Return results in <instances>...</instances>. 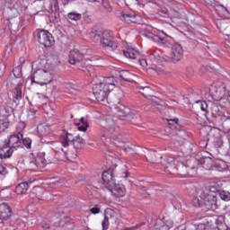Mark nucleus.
I'll return each instance as SVG.
<instances>
[{"label":"nucleus","instance_id":"obj_6","mask_svg":"<svg viewBox=\"0 0 230 230\" xmlns=\"http://www.w3.org/2000/svg\"><path fill=\"white\" fill-rule=\"evenodd\" d=\"M202 170H213V160L211 158H202L198 163L197 168L192 167L188 173L190 177H194L197 172H200Z\"/></svg>","mask_w":230,"mask_h":230},{"label":"nucleus","instance_id":"obj_5","mask_svg":"<svg viewBox=\"0 0 230 230\" xmlns=\"http://www.w3.org/2000/svg\"><path fill=\"white\" fill-rule=\"evenodd\" d=\"M31 81L42 87L53 82V74L49 70L39 68L31 75Z\"/></svg>","mask_w":230,"mask_h":230},{"label":"nucleus","instance_id":"obj_49","mask_svg":"<svg viewBox=\"0 0 230 230\" xmlns=\"http://www.w3.org/2000/svg\"><path fill=\"white\" fill-rule=\"evenodd\" d=\"M17 130L20 132H22V130H24V128H26V124L22 121H20L16 127Z\"/></svg>","mask_w":230,"mask_h":230},{"label":"nucleus","instance_id":"obj_36","mask_svg":"<svg viewBox=\"0 0 230 230\" xmlns=\"http://www.w3.org/2000/svg\"><path fill=\"white\" fill-rule=\"evenodd\" d=\"M67 17L70 21H80L82 19V14L76 12H72L67 13Z\"/></svg>","mask_w":230,"mask_h":230},{"label":"nucleus","instance_id":"obj_59","mask_svg":"<svg viewBox=\"0 0 230 230\" xmlns=\"http://www.w3.org/2000/svg\"><path fill=\"white\" fill-rule=\"evenodd\" d=\"M227 136H228V142H229V145H230V128L227 130Z\"/></svg>","mask_w":230,"mask_h":230},{"label":"nucleus","instance_id":"obj_3","mask_svg":"<svg viewBox=\"0 0 230 230\" xmlns=\"http://www.w3.org/2000/svg\"><path fill=\"white\" fill-rule=\"evenodd\" d=\"M88 37L93 40V42H101L102 48H110L112 51L118 48V44L112 40V31L111 30L91 31Z\"/></svg>","mask_w":230,"mask_h":230},{"label":"nucleus","instance_id":"obj_39","mask_svg":"<svg viewBox=\"0 0 230 230\" xmlns=\"http://www.w3.org/2000/svg\"><path fill=\"white\" fill-rule=\"evenodd\" d=\"M159 155L155 151L151 152L147 156H146V161L149 163H159V161L155 160L154 157H157Z\"/></svg>","mask_w":230,"mask_h":230},{"label":"nucleus","instance_id":"obj_37","mask_svg":"<svg viewBox=\"0 0 230 230\" xmlns=\"http://www.w3.org/2000/svg\"><path fill=\"white\" fill-rule=\"evenodd\" d=\"M66 92L70 94H76V91H78V86L76 84H67L66 85Z\"/></svg>","mask_w":230,"mask_h":230},{"label":"nucleus","instance_id":"obj_44","mask_svg":"<svg viewBox=\"0 0 230 230\" xmlns=\"http://www.w3.org/2000/svg\"><path fill=\"white\" fill-rule=\"evenodd\" d=\"M8 127H10V122H8V120H0V132H4Z\"/></svg>","mask_w":230,"mask_h":230},{"label":"nucleus","instance_id":"obj_29","mask_svg":"<svg viewBox=\"0 0 230 230\" xmlns=\"http://www.w3.org/2000/svg\"><path fill=\"white\" fill-rule=\"evenodd\" d=\"M136 53H137V50L134 47H129L127 50H124V56L127 58H136Z\"/></svg>","mask_w":230,"mask_h":230},{"label":"nucleus","instance_id":"obj_16","mask_svg":"<svg viewBox=\"0 0 230 230\" xmlns=\"http://www.w3.org/2000/svg\"><path fill=\"white\" fill-rule=\"evenodd\" d=\"M12 217V208L8 203L0 204V220H8Z\"/></svg>","mask_w":230,"mask_h":230},{"label":"nucleus","instance_id":"obj_62","mask_svg":"<svg viewBox=\"0 0 230 230\" xmlns=\"http://www.w3.org/2000/svg\"><path fill=\"white\" fill-rule=\"evenodd\" d=\"M173 121L176 125L179 124V119H175Z\"/></svg>","mask_w":230,"mask_h":230},{"label":"nucleus","instance_id":"obj_64","mask_svg":"<svg viewBox=\"0 0 230 230\" xmlns=\"http://www.w3.org/2000/svg\"><path fill=\"white\" fill-rule=\"evenodd\" d=\"M228 154H229V155H230V146H229V149H228Z\"/></svg>","mask_w":230,"mask_h":230},{"label":"nucleus","instance_id":"obj_10","mask_svg":"<svg viewBox=\"0 0 230 230\" xmlns=\"http://www.w3.org/2000/svg\"><path fill=\"white\" fill-rule=\"evenodd\" d=\"M12 150H17L21 145H22V133L18 132V134L12 135L8 143H5Z\"/></svg>","mask_w":230,"mask_h":230},{"label":"nucleus","instance_id":"obj_28","mask_svg":"<svg viewBox=\"0 0 230 230\" xmlns=\"http://www.w3.org/2000/svg\"><path fill=\"white\" fill-rule=\"evenodd\" d=\"M84 143H85L84 138H82L80 136H77L74 137V140L72 141V146H74V148H82V146H84Z\"/></svg>","mask_w":230,"mask_h":230},{"label":"nucleus","instance_id":"obj_11","mask_svg":"<svg viewBox=\"0 0 230 230\" xmlns=\"http://www.w3.org/2000/svg\"><path fill=\"white\" fill-rule=\"evenodd\" d=\"M116 181H114V173L112 170L104 171L102 172V184L105 188L111 189L114 187Z\"/></svg>","mask_w":230,"mask_h":230},{"label":"nucleus","instance_id":"obj_32","mask_svg":"<svg viewBox=\"0 0 230 230\" xmlns=\"http://www.w3.org/2000/svg\"><path fill=\"white\" fill-rule=\"evenodd\" d=\"M23 222L27 224V226H35V224L38 222L37 216L30 213L27 220Z\"/></svg>","mask_w":230,"mask_h":230},{"label":"nucleus","instance_id":"obj_52","mask_svg":"<svg viewBox=\"0 0 230 230\" xmlns=\"http://www.w3.org/2000/svg\"><path fill=\"white\" fill-rule=\"evenodd\" d=\"M90 213H92V215H98V213H100V204L96 205L95 207L92 208L90 209Z\"/></svg>","mask_w":230,"mask_h":230},{"label":"nucleus","instance_id":"obj_47","mask_svg":"<svg viewBox=\"0 0 230 230\" xmlns=\"http://www.w3.org/2000/svg\"><path fill=\"white\" fill-rule=\"evenodd\" d=\"M102 6L107 12H109V13L112 12V6H111V4H109V0H102Z\"/></svg>","mask_w":230,"mask_h":230},{"label":"nucleus","instance_id":"obj_17","mask_svg":"<svg viewBox=\"0 0 230 230\" xmlns=\"http://www.w3.org/2000/svg\"><path fill=\"white\" fill-rule=\"evenodd\" d=\"M83 58L84 55L80 53L78 49L71 50L69 53L68 60L69 64H71L72 66H75V64H78V62H80V60H82Z\"/></svg>","mask_w":230,"mask_h":230},{"label":"nucleus","instance_id":"obj_60","mask_svg":"<svg viewBox=\"0 0 230 230\" xmlns=\"http://www.w3.org/2000/svg\"><path fill=\"white\" fill-rule=\"evenodd\" d=\"M124 174H125V179H128V171H126L125 172H124Z\"/></svg>","mask_w":230,"mask_h":230},{"label":"nucleus","instance_id":"obj_40","mask_svg":"<svg viewBox=\"0 0 230 230\" xmlns=\"http://www.w3.org/2000/svg\"><path fill=\"white\" fill-rule=\"evenodd\" d=\"M216 12H217V13L221 16L226 15L228 13L227 8H226L224 5H217Z\"/></svg>","mask_w":230,"mask_h":230},{"label":"nucleus","instance_id":"obj_42","mask_svg":"<svg viewBox=\"0 0 230 230\" xmlns=\"http://www.w3.org/2000/svg\"><path fill=\"white\" fill-rule=\"evenodd\" d=\"M148 69H150V67ZM151 69H154V71H155L157 75H164L165 68L163 65H157L155 67H151Z\"/></svg>","mask_w":230,"mask_h":230},{"label":"nucleus","instance_id":"obj_51","mask_svg":"<svg viewBox=\"0 0 230 230\" xmlns=\"http://www.w3.org/2000/svg\"><path fill=\"white\" fill-rule=\"evenodd\" d=\"M22 143H23L24 146H26V148H31V139H30L28 137L23 138Z\"/></svg>","mask_w":230,"mask_h":230},{"label":"nucleus","instance_id":"obj_4","mask_svg":"<svg viewBox=\"0 0 230 230\" xmlns=\"http://www.w3.org/2000/svg\"><path fill=\"white\" fill-rule=\"evenodd\" d=\"M73 141H75V137L71 133H63L60 137V142H54L52 144V148L57 153L61 152L67 158V154H69V147L73 146Z\"/></svg>","mask_w":230,"mask_h":230},{"label":"nucleus","instance_id":"obj_8","mask_svg":"<svg viewBox=\"0 0 230 230\" xmlns=\"http://www.w3.org/2000/svg\"><path fill=\"white\" fill-rule=\"evenodd\" d=\"M38 39L40 44H43L45 48H51V46L55 44V39L48 30H40L38 32Z\"/></svg>","mask_w":230,"mask_h":230},{"label":"nucleus","instance_id":"obj_48","mask_svg":"<svg viewBox=\"0 0 230 230\" xmlns=\"http://www.w3.org/2000/svg\"><path fill=\"white\" fill-rule=\"evenodd\" d=\"M30 198L32 199L34 202H37L38 200H42V196H37V193L35 191L31 192Z\"/></svg>","mask_w":230,"mask_h":230},{"label":"nucleus","instance_id":"obj_27","mask_svg":"<svg viewBox=\"0 0 230 230\" xmlns=\"http://www.w3.org/2000/svg\"><path fill=\"white\" fill-rule=\"evenodd\" d=\"M42 229H51V227H55V223L49 218H44L40 224Z\"/></svg>","mask_w":230,"mask_h":230},{"label":"nucleus","instance_id":"obj_57","mask_svg":"<svg viewBox=\"0 0 230 230\" xmlns=\"http://www.w3.org/2000/svg\"><path fill=\"white\" fill-rule=\"evenodd\" d=\"M94 71H95L94 66H90L88 69V73H90V75H93V73H94Z\"/></svg>","mask_w":230,"mask_h":230},{"label":"nucleus","instance_id":"obj_43","mask_svg":"<svg viewBox=\"0 0 230 230\" xmlns=\"http://www.w3.org/2000/svg\"><path fill=\"white\" fill-rule=\"evenodd\" d=\"M224 108L222 107H218V106H214L213 107V114H215V116H222V114H224Z\"/></svg>","mask_w":230,"mask_h":230},{"label":"nucleus","instance_id":"obj_24","mask_svg":"<svg viewBox=\"0 0 230 230\" xmlns=\"http://www.w3.org/2000/svg\"><path fill=\"white\" fill-rule=\"evenodd\" d=\"M228 165L227 163L224 160H217L213 164L212 170H217V172H226L227 170Z\"/></svg>","mask_w":230,"mask_h":230},{"label":"nucleus","instance_id":"obj_1","mask_svg":"<svg viewBox=\"0 0 230 230\" xmlns=\"http://www.w3.org/2000/svg\"><path fill=\"white\" fill-rule=\"evenodd\" d=\"M220 190V187L218 185H212L210 186L209 190H201L199 192V197L194 198L192 199V203L194 206H202L204 204L207 209L215 210L217 208V196L213 193H217V191Z\"/></svg>","mask_w":230,"mask_h":230},{"label":"nucleus","instance_id":"obj_30","mask_svg":"<svg viewBox=\"0 0 230 230\" xmlns=\"http://www.w3.org/2000/svg\"><path fill=\"white\" fill-rule=\"evenodd\" d=\"M12 114V107L10 106H0V116L6 118Z\"/></svg>","mask_w":230,"mask_h":230},{"label":"nucleus","instance_id":"obj_61","mask_svg":"<svg viewBox=\"0 0 230 230\" xmlns=\"http://www.w3.org/2000/svg\"><path fill=\"white\" fill-rule=\"evenodd\" d=\"M58 17H59L58 13H55V19H58Z\"/></svg>","mask_w":230,"mask_h":230},{"label":"nucleus","instance_id":"obj_38","mask_svg":"<svg viewBox=\"0 0 230 230\" xmlns=\"http://www.w3.org/2000/svg\"><path fill=\"white\" fill-rule=\"evenodd\" d=\"M219 197L221 200H225V202H229L230 200V192L227 190H221L219 192Z\"/></svg>","mask_w":230,"mask_h":230},{"label":"nucleus","instance_id":"obj_33","mask_svg":"<svg viewBox=\"0 0 230 230\" xmlns=\"http://www.w3.org/2000/svg\"><path fill=\"white\" fill-rule=\"evenodd\" d=\"M119 76L122 78V80H125L126 82H130L132 78V74L127 70H122L119 72Z\"/></svg>","mask_w":230,"mask_h":230},{"label":"nucleus","instance_id":"obj_21","mask_svg":"<svg viewBox=\"0 0 230 230\" xmlns=\"http://www.w3.org/2000/svg\"><path fill=\"white\" fill-rule=\"evenodd\" d=\"M168 164L165 166V172H168L169 173H175L179 170V167L177 166V164L179 161L173 159V158H169L167 159Z\"/></svg>","mask_w":230,"mask_h":230},{"label":"nucleus","instance_id":"obj_58","mask_svg":"<svg viewBox=\"0 0 230 230\" xmlns=\"http://www.w3.org/2000/svg\"><path fill=\"white\" fill-rule=\"evenodd\" d=\"M37 96H38V98H39L40 100H42V99L46 98V95H44V94H42V93H37Z\"/></svg>","mask_w":230,"mask_h":230},{"label":"nucleus","instance_id":"obj_46","mask_svg":"<svg viewBox=\"0 0 230 230\" xmlns=\"http://www.w3.org/2000/svg\"><path fill=\"white\" fill-rule=\"evenodd\" d=\"M108 126H105V128L111 132V134H114V130H116V126L114 125V120H110Z\"/></svg>","mask_w":230,"mask_h":230},{"label":"nucleus","instance_id":"obj_18","mask_svg":"<svg viewBox=\"0 0 230 230\" xmlns=\"http://www.w3.org/2000/svg\"><path fill=\"white\" fill-rule=\"evenodd\" d=\"M13 154L12 149L6 143L0 146V159H10Z\"/></svg>","mask_w":230,"mask_h":230},{"label":"nucleus","instance_id":"obj_55","mask_svg":"<svg viewBox=\"0 0 230 230\" xmlns=\"http://www.w3.org/2000/svg\"><path fill=\"white\" fill-rule=\"evenodd\" d=\"M3 230H21V229H18L17 226H8L5 228H4Z\"/></svg>","mask_w":230,"mask_h":230},{"label":"nucleus","instance_id":"obj_20","mask_svg":"<svg viewBox=\"0 0 230 230\" xmlns=\"http://www.w3.org/2000/svg\"><path fill=\"white\" fill-rule=\"evenodd\" d=\"M75 126L77 127L80 132H86L87 128H89V122H87L85 118L82 117L75 120Z\"/></svg>","mask_w":230,"mask_h":230},{"label":"nucleus","instance_id":"obj_34","mask_svg":"<svg viewBox=\"0 0 230 230\" xmlns=\"http://www.w3.org/2000/svg\"><path fill=\"white\" fill-rule=\"evenodd\" d=\"M121 20L126 22L127 24H130V22H136V16L131 14H122Z\"/></svg>","mask_w":230,"mask_h":230},{"label":"nucleus","instance_id":"obj_19","mask_svg":"<svg viewBox=\"0 0 230 230\" xmlns=\"http://www.w3.org/2000/svg\"><path fill=\"white\" fill-rule=\"evenodd\" d=\"M150 60H154V61L159 60L160 62H168V60H170V58L164 55V52H162L161 50H156L150 55Z\"/></svg>","mask_w":230,"mask_h":230},{"label":"nucleus","instance_id":"obj_35","mask_svg":"<svg viewBox=\"0 0 230 230\" xmlns=\"http://www.w3.org/2000/svg\"><path fill=\"white\" fill-rule=\"evenodd\" d=\"M15 98L21 100L22 98V83H19L15 87Z\"/></svg>","mask_w":230,"mask_h":230},{"label":"nucleus","instance_id":"obj_25","mask_svg":"<svg viewBox=\"0 0 230 230\" xmlns=\"http://www.w3.org/2000/svg\"><path fill=\"white\" fill-rule=\"evenodd\" d=\"M104 217L113 220V222H116V220L118 219V210L107 208L104 211Z\"/></svg>","mask_w":230,"mask_h":230},{"label":"nucleus","instance_id":"obj_7","mask_svg":"<svg viewBox=\"0 0 230 230\" xmlns=\"http://www.w3.org/2000/svg\"><path fill=\"white\" fill-rule=\"evenodd\" d=\"M210 96L214 102H220L226 96V84H215L210 88Z\"/></svg>","mask_w":230,"mask_h":230},{"label":"nucleus","instance_id":"obj_23","mask_svg":"<svg viewBox=\"0 0 230 230\" xmlns=\"http://www.w3.org/2000/svg\"><path fill=\"white\" fill-rule=\"evenodd\" d=\"M30 184H31V181H23L18 184L15 188V193H17V195H24V193L28 191V188H30Z\"/></svg>","mask_w":230,"mask_h":230},{"label":"nucleus","instance_id":"obj_63","mask_svg":"<svg viewBox=\"0 0 230 230\" xmlns=\"http://www.w3.org/2000/svg\"><path fill=\"white\" fill-rule=\"evenodd\" d=\"M184 168V164H180V165H179V168Z\"/></svg>","mask_w":230,"mask_h":230},{"label":"nucleus","instance_id":"obj_2","mask_svg":"<svg viewBox=\"0 0 230 230\" xmlns=\"http://www.w3.org/2000/svg\"><path fill=\"white\" fill-rule=\"evenodd\" d=\"M116 84H118L116 77L111 76L104 78L100 84H93V93L97 102H105L109 93L114 91Z\"/></svg>","mask_w":230,"mask_h":230},{"label":"nucleus","instance_id":"obj_54","mask_svg":"<svg viewBox=\"0 0 230 230\" xmlns=\"http://www.w3.org/2000/svg\"><path fill=\"white\" fill-rule=\"evenodd\" d=\"M139 62L142 67H148V62L146 61V59H140Z\"/></svg>","mask_w":230,"mask_h":230},{"label":"nucleus","instance_id":"obj_13","mask_svg":"<svg viewBox=\"0 0 230 230\" xmlns=\"http://www.w3.org/2000/svg\"><path fill=\"white\" fill-rule=\"evenodd\" d=\"M109 190H111L113 197H116L117 199H121V197H125V194L127 193V189H125V185L123 184L114 183L113 187H110Z\"/></svg>","mask_w":230,"mask_h":230},{"label":"nucleus","instance_id":"obj_45","mask_svg":"<svg viewBox=\"0 0 230 230\" xmlns=\"http://www.w3.org/2000/svg\"><path fill=\"white\" fill-rule=\"evenodd\" d=\"M196 103L199 105V108L201 111H203V112H206V111H208V102H206V101H197Z\"/></svg>","mask_w":230,"mask_h":230},{"label":"nucleus","instance_id":"obj_9","mask_svg":"<svg viewBox=\"0 0 230 230\" xmlns=\"http://www.w3.org/2000/svg\"><path fill=\"white\" fill-rule=\"evenodd\" d=\"M44 166H46V158H44L43 154H39L29 163L28 169L31 172H37L40 168H44Z\"/></svg>","mask_w":230,"mask_h":230},{"label":"nucleus","instance_id":"obj_15","mask_svg":"<svg viewBox=\"0 0 230 230\" xmlns=\"http://www.w3.org/2000/svg\"><path fill=\"white\" fill-rule=\"evenodd\" d=\"M184 51L182 50V47L179 43H174L172 47L171 58L172 60H180L182 58Z\"/></svg>","mask_w":230,"mask_h":230},{"label":"nucleus","instance_id":"obj_22","mask_svg":"<svg viewBox=\"0 0 230 230\" xmlns=\"http://www.w3.org/2000/svg\"><path fill=\"white\" fill-rule=\"evenodd\" d=\"M71 222V217L69 216L61 215L57 222H54V227H64L65 226H67Z\"/></svg>","mask_w":230,"mask_h":230},{"label":"nucleus","instance_id":"obj_53","mask_svg":"<svg viewBox=\"0 0 230 230\" xmlns=\"http://www.w3.org/2000/svg\"><path fill=\"white\" fill-rule=\"evenodd\" d=\"M6 173H7L6 168H4V166L0 164V179H4V176L6 175Z\"/></svg>","mask_w":230,"mask_h":230},{"label":"nucleus","instance_id":"obj_14","mask_svg":"<svg viewBox=\"0 0 230 230\" xmlns=\"http://www.w3.org/2000/svg\"><path fill=\"white\" fill-rule=\"evenodd\" d=\"M112 112H116L119 116H126L130 112V109L125 107V105L121 104L119 102L117 104H113L111 107Z\"/></svg>","mask_w":230,"mask_h":230},{"label":"nucleus","instance_id":"obj_31","mask_svg":"<svg viewBox=\"0 0 230 230\" xmlns=\"http://www.w3.org/2000/svg\"><path fill=\"white\" fill-rule=\"evenodd\" d=\"M217 230H227V226L224 223V217H219L216 220Z\"/></svg>","mask_w":230,"mask_h":230},{"label":"nucleus","instance_id":"obj_41","mask_svg":"<svg viewBox=\"0 0 230 230\" xmlns=\"http://www.w3.org/2000/svg\"><path fill=\"white\" fill-rule=\"evenodd\" d=\"M13 73L15 78H21L22 76V67L21 66L14 67Z\"/></svg>","mask_w":230,"mask_h":230},{"label":"nucleus","instance_id":"obj_26","mask_svg":"<svg viewBox=\"0 0 230 230\" xmlns=\"http://www.w3.org/2000/svg\"><path fill=\"white\" fill-rule=\"evenodd\" d=\"M38 132L40 136L42 137H46V136H49V133L51 132V129L49 128V126L46 124H40L37 128Z\"/></svg>","mask_w":230,"mask_h":230},{"label":"nucleus","instance_id":"obj_12","mask_svg":"<svg viewBox=\"0 0 230 230\" xmlns=\"http://www.w3.org/2000/svg\"><path fill=\"white\" fill-rule=\"evenodd\" d=\"M144 37L147 39H151L154 42H163L166 37H170L168 34L164 32V31H160L158 34H154L150 32V31H143Z\"/></svg>","mask_w":230,"mask_h":230},{"label":"nucleus","instance_id":"obj_50","mask_svg":"<svg viewBox=\"0 0 230 230\" xmlns=\"http://www.w3.org/2000/svg\"><path fill=\"white\" fill-rule=\"evenodd\" d=\"M102 226L103 230L109 229V218L104 217V219L102 222Z\"/></svg>","mask_w":230,"mask_h":230},{"label":"nucleus","instance_id":"obj_56","mask_svg":"<svg viewBox=\"0 0 230 230\" xmlns=\"http://www.w3.org/2000/svg\"><path fill=\"white\" fill-rule=\"evenodd\" d=\"M48 184H50L51 188H54L55 186H58V182H57V181L48 182Z\"/></svg>","mask_w":230,"mask_h":230}]
</instances>
